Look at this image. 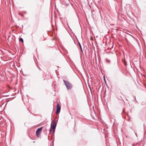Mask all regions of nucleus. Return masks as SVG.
I'll use <instances>...</instances> for the list:
<instances>
[{
  "label": "nucleus",
  "mask_w": 146,
  "mask_h": 146,
  "mask_svg": "<svg viewBox=\"0 0 146 146\" xmlns=\"http://www.w3.org/2000/svg\"><path fill=\"white\" fill-rule=\"evenodd\" d=\"M58 120L55 121L53 120L51 122L50 127L49 129L50 133L52 132V133L54 134L55 130L57 125Z\"/></svg>",
  "instance_id": "obj_1"
},
{
  "label": "nucleus",
  "mask_w": 146,
  "mask_h": 146,
  "mask_svg": "<svg viewBox=\"0 0 146 146\" xmlns=\"http://www.w3.org/2000/svg\"><path fill=\"white\" fill-rule=\"evenodd\" d=\"M63 82L67 90H70L72 88V85L68 81L63 80Z\"/></svg>",
  "instance_id": "obj_2"
},
{
  "label": "nucleus",
  "mask_w": 146,
  "mask_h": 146,
  "mask_svg": "<svg viewBox=\"0 0 146 146\" xmlns=\"http://www.w3.org/2000/svg\"><path fill=\"white\" fill-rule=\"evenodd\" d=\"M43 127H40L37 129L36 131V135L37 138H39L40 135L41 131Z\"/></svg>",
  "instance_id": "obj_3"
},
{
  "label": "nucleus",
  "mask_w": 146,
  "mask_h": 146,
  "mask_svg": "<svg viewBox=\"0 0 146 146\" xmlns=\"http://www.w3.org/2000/svg\"><path fill=\"white\" fill-rule=\"evenodd\" d=\"M56 113L58 114L60 113L61 108V106L60 105L59 103L58 102L56 105Z\"/></svg>",
  "instance_id": "obj_4"
},
{
  "label": "nucleus",
  "mask_w": 146,
  "mask_h": 146,
  "mask_svg": "<svg viewBox=\"0 0 146 146\" xmlns=\"http://www.w3.org/2000/svg\"><path fill=\"white\" fill-rule=\"evenodd\" d=\"M17 110V106H13L12 108V111L13 113H15Z\"/></svg>",
  "instance_id": "obj_5"
},
{
  "label": "nucleus",
  "mask_w": 146,
  "mask_h": 146,
  "mask_svg": "<svg viewBox=\"0 0 146 146\" xmlns=\"http://www.w3.org/2000/svg\"><path fill=\"white\" fill-rule=\"evenodd\" d=\"M78 44H79V46L80 48V52H83L82 49V48L81 46V45L80 43L79 42H78Z\"/></svg>",
  "instance_id": "obj_6"
},
{
  "label": "nucleus",
  "mask_w": 146,
  "mask_h": 146,
  "mask_svg": "<svg viewBox=\"0 0 146 146\" xmlns=\"http://www.w3.org/2000/svg\"><path fill=\"white\" fill-rule=\"evenodd\" d=\"M19 41L20 42H23V38H19Z\"/></svg>",
  "instance_id": "obj_7"
},
{
  "label": "nucleus",
  "mask_w": 146,
  "mask_h": 146,
  "mask_svg": "<svg viewBox=\"0 0 146 146\" xmlns=\"http://www.w3.org/2000/svg\"><path fill=\"white\" fill-rule=\"evenodd\" d=\"M106 62L108 63H110V60L107 58L106 59Z\"/></svg>",
  "instance_id": "obj_8"
},
{
  "label": "nucleus",
  "mask_w": 146,
  "mask_h": 146,
  "mask_svg": "<svg viewBox=\"0 0 146 146\" xmlns=\"http://www.w3.org/2000/svg\"><path fill=\"white\" fill-rule=\"evenodd\" d=\"M122 113H123L126 114V112H125V110L124 109H123Z\"/></svg>",
  "instance_id": "obj_9"
},
{
  "label": "nucleus",
  "mask_w": 146,
  "mask_h": 146,
  "mask_svg": "<svg viewBox=\"0 0 146 146\" xmlns=\"http://www.w3.org/2000/svg\"><path fill=\"white\" fill-rule=\"evenodd\" d=\"M67 26H68V28L71 31H72V29H71V28H70L69 26L68 25V24H67Z\"/></svg>",
  "instance_id": "obj_10"
},
{
  "label": "nucleus",
  "mask_w": 146,
  "mask_h": 146,
  "mask_svg": "<svg viewBox=\"0 0 146 146\" xmlns=\"http://www.w3.org/2000/svg\"><path fill=\"white\" fill-rule=\"evenodd\" d=\"M19 15H21L23 17L24 16V15H23L21 13H20L19 12Z\"/></svg>",
  "instance_id": "obj_11"
},
{
  "label": "nucleus",
  "mask_w": 146,
  "mask_h": 146,
  "mask_svg": "<svg viewBox=\"0 0 146 146\" xmlns=\"http://www.w3.org/2000/svg\"><path fill=\"white\" fill-rule=\"evenodd\" d=\"M104 80L105 83L106 82V79H105V76H104Z\"/></svg>",
  "instance_id": "obj_12"
},
{
  "label": "nucleus",
  "mask_w": 146,
  "mask_h": 146,
  "mask_svg": "<svg viewBox=\"0 0 146 146\" xmlns=\"http://www.w3.org/2000/svg\"><path fill=\"white\" fill-rule=\"evenodd\" d=\"M105 84L106 85V86H107V87L108 88V85H107L106 82V83Z\"/></svg>",
  "instance_id": "obj_13"
},
{
  "label": "nucleus",
  "mask_w": 146,
  "mask_h": 146,
  "mask_svg": "<svg viewBox=\"0 0 146 146\" xmlns=\"http://www.w3.org/2000/svg\"><path fill=\"white\" fill-rule=\"evenodd\" d=\"M105 84L106 85V86H107V87L108 88V85H107L106 82V83Z\"/></svg>",
  "instance_id": "obj_14"
},
{
  "label": "nucleus",
  "mask_w": 146,
  "mask_h": 146,
  "mask_svg": "<svg viewBox=\"0 0 146 146\" xmlns=\"http://www.w3.org/2000/svg\"><path fill=\"white\" fill-rule=\"evenodd\" d=\"M105 84L106 85V86H107V87L108 88V85H107L106 82V83Z\"/></svg>",
  "instance_id": "obj_15"
},
{
  "label": "nucleus",
  "mask_w": 146,
  "mask_h": 146,
  "mask_svg": "<svg viewBox=\"0 0 146 146\" xmlns=\"http://www.w3.org/2000/svg\"><path fill=\"white\" fill-rule=\"evenodd\" d=\"M38 69H39L40 70H41V69L40 68V67L39 66L38 67Z\"/></svg>",
  "instance_id": "obj_16"
},
{
  "label": "nucleus",
  "mask_w": 146,
  "mask_h": 146,
  "mask_svg": "<svg viewBox=\"0 0 146 146\" xmlns=\"http://www.w3.org/2000/svg\"><path fill=\"white\" fill-rule=\"evenodd\" d=\"M20 28H21V29H23V25H22L21 27H20Z\"/></svg>",
  "instance_id": "obj_17"
},
{
  "label": "nucleus",
  "mask_w": 146,
  "mask_h": 146,
  "mask_svg": "<svg viewBox=\"0 0 146 146\" xmlns=\"http://www.w3.org/2000/svg\"><path fill=\"white\" fill-rule=\"evenodd\" d=\"M135 101H136V102L138 103V102L137 101L135 96Z\"/></svg>",
  "instance_id": "obj_18"
},
{
  "label": "nucleus",
  "mask_w": 146,
  "mask_h": 146,
  "mask_svg": "<svg viewBox=\"0 0 146 146\" xmlns=\"http://www.w3.org/2000/svg\"><path fill=\"white\" fill-rule=\"evenodd\" d=\"M69 5V3H68V4H66V6H67L68 5Z\"/></svg>",
  "instance_id": "obj_19"
},
{
  "label": "nucleus",
  "mask_w": 146,
  "mask_h": 146,
  "mask_svg": "<svg viewBox=\"0 0 146 146\" xmlns=\"http://www.w3.org/2000/svg\"><path fill=\"white\" fill-rule=\"evenodd\" d=\"M127 63L126 62H125V63H124V65H125V66H126L127 65Z\"/></svg>",
  "instance_id": "obj_20"
},
{
  "label": "nucleus",
  "mask_w": 146,
  "mask_h": 146,
  "mask_svg": "<svg viewBox=\"0 0 146 146\" xmlns=\"http://www.w3.org/2000/svg\"><path fill=\"white\" fill-rule=\"evenodd\" d=\"M54 40V38H52V40Z\"/></svg>",
  "instance_id": "obj_21"
},
{
  "label": "nucleus",
  "mask_w": 146,
  "mask_h": 146,
  "mask_svg": "<svg viewBox=\"0 0 146 146\" xmlns=\"http://www.w3.org/2000/svg\"><path fill=\"white\" fill-rule=\"evenodd\" d=\"M89 88L90 89V90H91V88H90V86H89Z\"/></svg>",
  "instance_id": "obj_22"
},
{
  "label": "nucleus",
  "mask_w": 146,
  "mask_h": 146,
  "mask_svg": "<svg viewBox=\"0 0 146 146\" xmlns=\"http://www.w3.org/2000/svg\"><path fill=\"white\" fill-rule=\"evenodd\" d=\"M19 64H20L19 63ZM20 66V64L19 65V67Z\"/></svg>",
  "instance_id": "obj_23"
},
{
  "label": "nucleus",
  "mask_w": 146,
  "mask_h": 146,
  "mask_svg": "<svg viewBox=\"0 0 146 146\" xmlns=\"http://www.w3.org/2000/svg\"><path fill=\"white\" fill-rule=\"evenodd\" d=\"M29 137H30V139H32L31 138V137H30V136H29Z\"/></svg>",
  "instance_id": "obj_24"
},
{
  "label": "nucleus",
  "mask_w": 146,
  "mask_h": 146,
  "mask_svg": "<svg viewBox=\"0 0 146 146\" xmlns=\"http://www.w3.org/2000/svg\"><path fill=\"white\" fill-rule=\"evenodd\" d=\"M135 96H133V97H134V98H135Z\"/></svg>",
  "instance_id": "obj_25"
},
{
  "label": "nucleus",
  "mask_w": 146,
  "mask_h": 146,
  "mask_svg": "<svg viewBox=\"0 0 146 146\" xmlns=\"http://www.w3.org/2000/svg\"><path fill=\"white\" fill-rule=\"evenodd\" d=\"M52 116H51V117H52Z\"/></svg>",
  "instance_id": "obj_26"
},
{
  "label": "nucleus",
  "mask_w": 146,
  "mask_h": 146,
  "mask_svg": "<svg viewBox=\"0 0 146 146\" xmlns=\"http://www.w3.org/2000/svg\"><path fill=\"white\" fill-rule=\"evenodd\" d=\"M25 13H26V11H25Z\"/></svg>",
  "instance_id": "obj_27"
},
{
  "label": "nucleus",
  "mask_w": 146,
  "mask_h": 146,
  "mask_svg": "<svg viewBox=\"0 0 146 146\" xmlns=\"http://www.w3.org/2000/svg\"><path fill=\"white\" fill-rule=\"evenodd\" d=\"M127 115L128 116H129V115H128V114H127Z\"/></svg>",
  "instance_id": "obj_28"
},
{
  "label": "nucleus",
  "mask_w": 146,
  "mask_h": 146,
  "mask_svg": "<svg viewBox=\"0 0 146 146\" xmlns=\"http://www.w3.org/2000/svg\"><path fill=\"white\" fill-rule=\"evenodd\" d=\"M75 123L74 127H75Z\"/></svg>",
  "instance_id": "obj_29"
},
{
  "label": "nucleus",
  "mask_w": 146,
  "mask_h": 146,
  "mask_svg": "<svg viewBox=\"0 0 146 146\" xmlns=\"http://www.w3.org/2000/svg\"><path fill=\"white\" fill-rule=\"evenodd\" d=\"M22 32V31H21V30L20 32Z\"/></svg>",
  "instance_id": "obj_30"
},
{
  "label": "nucleus",
  "mask_w": 146,
  "mask_h": 146,
  "mask_svg": "<svg viewBox=\"0 0 146 146\" xmlns=\"http://www.w3.org/2000/svg\"><path fill=\"white\" fill-rule=\"evenodd\" d=\"M135 134L136 135H137V134H136V133H135Z\"/></svg>",
  "instance_id": "obj_31"
},
{
  "label": "nucleus",
  "mask_w": 146,
  "mask_h": 146,
  "mask_svg": "<svg viewBox=\"0 0 146 146\" xmlns=\"http://www.w3.org/2000/svg\"><path fill=\"white\" fill-rule=\"evenodd\" d=\"M20 72H21V70H20Z\"/></svg>",
  "instance_id": "obj_32"
},
{
  "label": "nucleus",
  "mask_w": 146,
  "mask_h": 146,
  "mask_svg": "<svg viewBox=\"0 0 146 146\" xmlns=\"http://www.w3.org/2000/svg\"><path fill=\"white\" fill-rule=\"evenodd\" d=\"M17 94H18V92H17Z\"/></svg>",
  "instance_id": "obj_33"
}]
</instances>
